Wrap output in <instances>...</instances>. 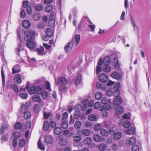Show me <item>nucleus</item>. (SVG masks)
<instances>
[{
  "label": "nucleus",
  "mask_w": 151,
  "mask_h": 151,
  "mask_svg": "<svg viewBox=\"0 0 151 151\" xmlns=\"http://www.w3.org/2000/svg\"><path fill=\"white\" fill-rule=\"evenodd\" d=\"M80 40V36L78 34L76 35L75 37V41L74 40L71 41L66 45L65 49L67 52H70L74 46H76L79 43Z\"/></svg>",
  "instance_id": "nucleus-1"
},
{
  "label": "nucleus",
  "mask_w": 151,
  "mask_h": 151,
  "mask_svg": "<svg viewBox=\"0 0 151 151\" xmlns=\"http://www.w3.org/2000/svg\"><path fill=\"white\" fill-rule=\"evenodd\" d=\"M67 81L63 77L55 79V84L57 85L61 84L59 88L60 92L61 91L65 92L67 90L68 88L66 86V84L67 83Z\"/></svg>",
  "instance_id": "nucleus-2"
},
{
  "label": "nucleus",
  "mask_w": 151,
  "mask_h": 151,
  "mask_svg": "<svg viewBox=\"0 0 151 151\" xmlns=\"http://www.w3.org/2000/svg\"><path fill=\"white\" fill-rule=\"evenodd\" d=\"M23 33L26 35L24 37V40H33L36 35V31L30 29L23 30Z\"/></svg>",
  "instance_id": "nucleus-3"
},
{
  "label": "nucleus",
  "mask_w": 151,
  "mask_h": 151,
  "mask_svg": "<svg viewBox=\"0 0 151 151\" xmlns=\"http://www.w3.org/2000/svg\"><path fill=\"white\" fill-rule=\"evenodd\" d=\"M57 140L59 141V144L62 146H65L68 144L67 140L61 135L58 137Z\"/></svg>",
  "instance_id": "nucleus-4"
},
{
  "label": "nucleus",
  "mask_w": 151,
  "mask_h": 151,
  "mask_svg": "<svg viewBox=\"0 0 151 151\" xmlns=\"http://www.w3.org/2000/svg\"><path fill=\"white\" fill-rule=\"evenodd\" d=\"M99 78V81L103 83H105L107 82L108 80L107 76L104 73L100 74Z\"/></svg>",
  "instance_id": "nucleus-5"
},
{
  "label": "nucleus",
  "mask_w": 151,
  "mask_h": 151,
  "mask_svg": "<svg viewBox=\"0 0 151 151\" xmlns=\"http://www.w3.org/2000/svg\"><path fill=\"white\" fill-rule=\"evenodd\" d=\"M32 100L35 102H37L39 103L42 106L44 105L43 101L42 100L40 97L38 95H34L32 97Z\"/></svg>",
  "instance_id": "nucleus-6"
},
{
  "label": "nucleus",
  "mask_w": 151,
  "mask_h": 151,
  "mask_svg": "<svg viewBox=\"0 0 151 151\" xmlns=\"http://www.w3.org/2000/svg\"><path fill=\"white\" fill-rule=\"evenodd\" d=\"M26 45L27 46L30 50L34 49L36 47V44L35 41L33 40H27Z\"/></svg>",
  "instance_id": "nucleus-7"
},
{
  "label": "nucleus",
  "mask_w": 151,
  "mask_h": 151,
  "mask_svg": "<svg viewBox=\"0 0 151 151\" xmlns=\"http://www.w3.org/2000/svg\"><path fill=\"white\" fill-rule=\"evenodd\" d=\"M136 141L135 137H133L127 140L126 144L127 146L133 145L136 143Z\"/></svg>",
  "instance_id": "nucleus-8"
},
{
  "label": "nucleus",
  "mask_w": 151,
  "mask_h": 151,
  "mask_svg": "<svg viewBox=\"0 0 151 151\" xmlns=\"http://www.w3.org/2000/svg\"><path fill=\"white\" fill-rule=\"evenodd\" d=\"M31 105L29 102H26L25 104L22 105L21 107V111L22 113L27 111V108Z\"/></svg>",
  "instance_id": "nucleus-9"
},
{
  "label": "nucleus",
  "mask_w": 151,
  "mask_h": 151,
  "mask_svg": "<svg viewBox=\"0 0 151 151\" xmlns=\"http://www.w3.org/2000/svg\"><path fill=\"white\" fill-rule=\"evenodd\" d=\"M135 128L131 127L128 129H124V132L127 134L129 135H131L134 134L135 131Z\"/></svg>",
  "instance_id": "nucleus-10"
},
{
  "label": "nucleus",
  "mask_w": 151,
  "mask_h": 151,
  "mask_svg": "<svg viewBox=\"0 0 151 151\" xmlns=\"http://www.w3.org/2000/svg\"><path fill=\"white\" fill-rule=\"evenodd\" d=\"M22 75L18 74L16 75L14 79V82L17 84H20L22 82Z\"/></svg>",
  "instance_id": "nucleus-11"
},
{
  "label": "nucleus",
  "mask_w": 151,
  "mask_h": 151,
  "mask_svg": "<svg viewBox=\"0 0 151 151\" xmlns=\"http://www.w3.org/2000/svg\"><path fill=\"white\" fill-rule=\"evenodd\" d=\"M124 109L123 107L119 106L116 107L115 110V113L117 114H121L124 113Z\"/></svg>",
  "instance_id": "nucleus-12"
},
{
  "label": "nucleus",
  "mask_w": 151,
  "mask_h": 151,
  "mask_svg": "<svg viewBox=\"0 0 151 151\" xmlns=\"http://www.w3.org/2000/svg\"><path fill=\"white\" fill-rule=\"evenodd\" d=\"M20 71L19 66L18 65H14L12 68V74H13L19 72Z\"/></svg>",
  "instance_id": "nucleus-13"
},
{
  "label": "nucleus",
  "mask_w": 151,
  "mask_h": 151,
  "mask_svg": "<svg viewBox=\"0 0 151 151\" xmlns=\"http://www.w3.org/2000/svg\"><path fill=\"white\" fill-rule=\"evenodd\" d=\"M111 77L113 78L118 80L121 78V75L118 72L115 71L112 73Z\"/></svg>",
  "instance_id": "nucleus-14"
},
{
  "label": "nucleus",
  "mask_w": 151,
  "mask_h": 151,
  "mask_svg": "<svg viewBox=\"0 0 151 151\" xmlns=\"http://www.w3.org/2000/svg\"><path fill=\"white\" fill-rule=\"evenodd\" d=\"M93 137L94 141L96 142H100L102 139V138L101 137L96 134H94L93 135Z\"/></svg>",
  "instance_id": "nucleus-15"
},
{
  "label": "nucleus",
  "mask_w": 151,
  "mask_h": 151,
  "mask_svg": "<svg viewBox=\"0 0 151 151\" xmlns=\"http://www.w3.org/2000/svg\"><path fill=\"white\" fill-rule=\"evenodd\" d=\"M122 136V134L121 132H117L114 133L113 138L114 140H118L121 138Z\"/></svg>",
  "instance_id": "nucleus-16"
},
{
  "label": "nucleus",
  "mask_w": 151,
  "mask_h": 151,
  "mask_svg": "<svg viewBox=\"0 0 151 151\" xmlns=\"http://www.w3.org/2000/svg\"><path fill=\"white\" fill-rule=\"evenodd\" d=\"M122 101V99L120 96H117L114 99V104L115 105H117L120 104Z\"/></svg>",
  "instance_id": "nucleus-17"
},
{
  "label": "nucleus",
  "mask_w": 151,
  "mask_h": 151,
  "mask_svg": "<svg viewBox=\"0 0 151 151\" xmlns=\"http://www.w3.org/2000/svg\"><path fill=\"white\" fill-rule=\"evenodd\" d=\"M8 125L6 122H5L1 126L0 129L1 134H3L4 132V130L8 128Z\"/></svg>",
  "instance_id": "nucleus-18"
},
{
  "label": "nucleus",
  "mask_w": 151,
  "mask_h": 151,
  "mask_svg": "<svg viewBox=\"0 0 151 151\" xmlns=\"http://www.w3.org/2000/svg\"><path fill=\"white\" fill-rule=\"evenodd\" d=\"M22 24L23 27L26 28L29 27L31 25L30 22L27 20H24L22 22Z\"/></svg>",
  "instance_id": "nucleus-19"
},
{
  "label": "nucleus",
  "mask_w": 151,
  "mask_h": 151,
  "mask_svg": "<svg viewBox=\"0 0 151 151\" xmlns=\"http://www.w3.org/2000/svg\"><path fill=\"white\" fill-rule=\"evenodd\" d=\"M41 137H40L38 142V145L39 148L41 150L43 151L45 150V147L44 146L43 144L41 143Z\"/></svg>",
  "instance_id": "nucleus-20"
},
{
  "label": "nucleus",
  "mask_w": 151,
  "mask_h": 151,
  "mask_svg": "<svg viewBox=\"0 0 151 151\" xmlns=\"http://www.w3.org/2000/svg\"><path fill=\"white\" fill-rule=\"evenodd\" d=\"M103 71L105 72H109L111 70V67L109 65H104L102 68Z\"/></svg>",
  "instance_id": "nucleus-21"
},
{
  "label": "nucleus",
  "mask_w": 151,
  "mask_h": 151,
  "mask_svg": "<svg viewBox=\"0 0 151 151\" xmlns=\"http://www.w3.org/2000/svg\"><path fill=\"white\" fill-rule=\"evenodd\" d=\"M103 62L104 65H109L111 63L110 58L108 56H105Z\"/></svg>",
  "instance_id": "nucleus-22"
},
{
  "label": "nucleus",
  "mask_w": 151,
  "mask_h": 151,
  "mask_svg": "<svg viewBox=\"0 0 151 151\" xmlns=\"http://www.w3.org/2000/svg\"><path fill=\"white\" fill-rule=\"evenodd\" d=\"M45 141L47 143H51L53 141V139L52 137L50 135H47L45 137Z\"/></svg>",
  "instance_id": "nucleus-23"
},
{
  "label": "nucleus",
  "mask_w": 151,
  "mask_h": 151,
  "mask_svg": "<svg viewBox=\"0 0 151 151\" xmlns=\"http://www.w3.org/2000/svg\"><path fill=\"white\" fill-rule=\"evenodd\" d=\"M22 42L21 41H20L18 45V48H17L16 49V51L17 52H18L17 53V54L19 56V53L20 52V51H22L23 50V48H22Z\"/></svg>",
  "instance_id": "nucleus-24"
},
{
  "label": "nucleus",
  "mask_w": 151,
  "mask_h": 151,
  "mask_svg": "<svg viewBox=\"0 0 151 151\" xmlns=\"http://www.w3.org/2000/svg\"><path fill=\"white\" fill-rule=\"evenodd\" d=\"M35 50L37 52L38 55H42L44 54L43 52L44 50V48L43 47H41L39 48L36 49Z\"/></svg>",
  "instance_id": "nucleus-25"
},
{
  "label": "nucleus",
  "mask_w": 151,
  "mask_h": 151,
  "mask_svg": "<svg viewBox=\"0 0 151 151\" xmlns=\"http://www.w3.org/2000/svg\"><path fill=\"white\" fill-rule=\"evenodd\" d=\"M106 145L104 143H102L99 145L98 148L99 150L100 151H104L106 149Z\"/></svg>",
  "instance_id": "nucleus-26"
},
{
  "label": "nucleus",
  "mask_w": 151,
  "mask_h": 151,
  "mask_svg": "<svg viewBox=\"0 0 151 151\" xmlns=\"http://www.w3.org/2000/svg\"><path fill=\"white\" fill-rule=\"evenodd\" d=\"M46 35L49 37H51L53 35V33L50 29L47 28L45 30Z\"/></svg>",
  "instance_id": "nucleus-27"
},
{
  "label": "nucleus",
  "mask_w": 151,
  "mask_h": 151,
  "mask_svg": "<svg viewBox=\"0 0 151 151\" xmlns=\"http://www.w3.org/2000/svg\"><path fill=\"white\" fill-rule=\"evenodd\" d=\"M88 119L91 121H94L97 120V116L94 114H91L88 116Z\"/></svg>",
  "instance_id": "nucleus-28"
},
{
  "label": "nucleus",
  "mask_w": 151,
  "mask_h": 151,
  "mask_svg": "<svg viewBox=\"0 0 151 151\" xmlns=\"http://www.w3.org/2000/svg\"><path fill=\"white\" fill-rule=\"evenodd\" d=\"M81 75L80 74H78L76 76V78L75 81V84L76 85H78L80 84L81 81Z\"/></svg>",
  "instance_id": "nucleus-29"
},
{
  "label": "nucleus",
  "mask_w": 151,
  "mask_h": 151,
  "mask_svg": "<svg viewBox=\"0 0 151 151\" xmlns=\"http://www.w3.org/2000/svg\"><path fill=\"white\" fill-rule=\"evenodd\" d=\"M61 126L63 129H65L68 127V123L66 121L63 120L61 123Z\"/></svg>",
  "instance_id": "nucleus-30"
},
{
  "label": "nucleus",
  "mask_w": 151,
  "mask_h": 151,
  "mask_svg": "<svg viewBox=\"0 0 151 151\" xmlns=\"http://www.w3.org/2000/svg\"><path fill=\"white\" fill-rule=\"evenodd\" d=\"M91 139L90 137H87L83 141V143L85 145H89L91 142Z\"/></svg>",
  "instance_id": "nucleus-31"
},
{
  "label": "nucleus",
  "mask_w": 151,
  "mask_h": 151,
  "mask_svg": "<svg viewBox=\"0 0 151 151\" xmlns=\"http://www.w3.org/2000/svg\"><path fill=\"white\" fill-rule=\"evenodd\" d=\"M88 102V99H86L84 100L83 101V104L82 107L83 110H85L87 108V106Z\"/></svg>",
  "instance_id": "nucleus-32"
},
{
  "label": "nucleus",
  "mask_w": 151,
  "mask_h": 151,
  "mask_svg": "<svg viewBox=\"0 0 151 151\" xmlns=\"http://www.w3.org/2000/svg\"><path fill=\"white\" fill-rule=\"evenodd\" d=\"M122 124L124 127L127 128L129 127L131 125L130 123L127 120L124 121Z\"/></svg>",
  "instance_id": "nucleus-33"
},
{
  "label": "nucleus",
  "mask_w": 151,
  "mask_h": 151,
  "mask_svg": "<svg viewBox=\"0 0 151 151\" xmlns=\"http://www.w3.org/2000/svg\"><path fill=\"white\" fill-rule=\"evenodd\" d=\"M99 109L101 111H103L104 110H109L110 108L109 105H103V106H100Z\"/></svg>",
  "instance_id": "nucleus-34"
},
{
  "label": "nucleus",
  "mask_w": 151,
  "mask_h": 151,
  "mask_svg": "<svg viewBox=\"0 0 151 151\" xmlns=\"http://www.w3.org/2000/svg\"><path fill=\"white\" fill-rule=\"evenodd\" d=\"M62 131V130L60 127H56L54 129L55 133L56 135L60 134Z\"/></svg>",
  "instance_id": "nucleus-35"
},
{
  "label": "nucleus",
  "mask_w": 151,
  "mask_h": 151,
  "mask_svg": "<svg viewBox=\"0 0 151 151\" xmlns=\"http://www.w3.org/2000/svg\"><path fill=\"white\" fill-rule=\"evenodd\" d=\"M90 133V131L88 129H85L82 130V134L86 136H88Z\"/></svg>",
  "instance_id": "nucleus-36"
},
{
  "label": "nucleus",
  "mask_w": 151,
  "mask_h": 151,
  "mask_svg": "<svg viewBox=\"0 0 151 151\" xmlns=\"http://www.w3.org/2000/svg\"><path fill=\"white\" fill-rule=\"evenodd\" d=\"M44 130L45 131H48L49 129V122L47 121H45L44 123L43 126Z\"/></svg>",
  "instance_id": "nucleus-37"
},
{
  "label": "nucleus",
  "mask_w": 151,
  "mask_h": 151,
  "mask_svg": "<svg viewBox=\"0 0 151 151\" xmlns=\"http://www.w3.org/2000/svg\"><path fill=\"white\" fill-rule=\"evenodd\" d=\"M53 6L52 5H49L47 6L45 8V11L47 13L51 12L53 9Z\"/></svg>",
  "instance_id": "nucleus-38"
},
{
  "label": "nucleus",
  "mask_w": 151,
  "mask_h": 151,
  "mask_svg": "<svg viewBox=\"0 0 151 151\" xmlns=\"http://www.w3.org/2000/svg\"><path fill=\"white\" fill-rule=\"evenodd\" d=\"M1 77L3 85L4 86L5 84V75L4 72L3 67L2 66L1 70Z\"/></svg>",
  "instance_id": "nucleus-39"
},
{
  "label": "nucleus",
  "mask_w": 151,
  "mask_h": 151,
  "mask_svg": "<svg viewBox=\"0 0 151 151\" xmlns=\"http://www.w3.org/2000/svg\"><path fill=\"white\" fill-rule=\"evenodd\" d=\"M101 134L104 136H107L108 134V132L105 129H102L100 130Z\"/></svg>",
  "instance_id": "nucleus-40"
},
{
  "label": "nucleus",
  "mask_w": 151,
  "mask_h": 151,
  "mask_svg": "<svg viewBox=\"0 0 151 151\" xmlns=\"http://www.w3.org/2000/svg\"><path fill=\"white\" fill-rule=\"evenodd\" d=\"M102 94L101 92H97L95 94V98L97 100H99L102 97Z\"/></svg>",
  "instance_id": "nucleus-41"
},
{
  "label": "nucleus",
  "mask_w": 151,
  "mask_h": 151,
  "mask_svg": "<svg viewBox=\"0 0 151 151\" xmlns=\"http://www.w3.org/2000/svg\"><path fill=\"white\" fill-rule=\"evenodd\" d=\"M45 27V24L44 22H40L37 24V27L38 28L41 29H43Z\"/></svg>",
  "instance_id": "nucleus-42"
},
{
  "label": "nucleus",
  "mask_w": 151,
  "mask_h": 151,
  "mask_svg": "<svg viewBox=\"0 0 151 151\" xmlns=\"http://www.w3.org/2000/svg\"><path fill=\"white\" fill-rule=\"evenodd\" d=\"M101 127V126L100 124H96L94 127V130L95 131H98Z\"/></svg>",
  "instance_id": "nucleus-43"
},
{
  "label": "nucleus",
  "mask_w": 151,
  "mask_h": 151,
  "mask_svg": "<svg viewBox=\"0 0 151 151\" xmlns=\"http://www.w3.org/2000/svg\"><path fill=\"white\" fill-rule=\"evenodd\" d=\"M81 123L80 121L76 122L75 123L74 126L76 129H78L81 127Z\"/></svg>",
  "instance_id": "nucleus-44"
},
{
  "label": "nucleus",
  "mask_w": 151,
  "mask_h": 151,
  "mask_svg": "<svg viewBox=\"0 0 151 151\" xmlns=\"http://www.w3.org/2000/svg\"><path fill=\"white\" fill-rule=\"evenodd\" d=\"M43 9V6L41 4H39L35 6V9L37 11H42Z\"/></svg>",
  "instance_id": "nucleus-45"
},
{
  "label": "nucleus",
  "mask_w": 151,
  "mask_h": 151,
  "mask_svg": "<svg viewBox=\"0 0 151 151\" xmlns=\"http://www.w3.org/2000/svg\"><path fill=\"white\" fill-rule=\"evenodd\" d=\"M0 54L2 61L3 62H4L5 60L4 56V50L2 48L0 50Z\"/></svg>",
  "instance_id": "nucleus-46"
},
{
  "label": "nucleus",
  "mask_w": 151,
  "mask_h": 151,
  "mask_svg": "<svg viewBox=\"0 0 151 151\" xmlns=\"http://www.w3.org/2000/svg\"><path fill=\"white\" fill-rule=\"evenodd\" d=\"M24 114V117L25 119H27L29 118L30 116V113L29 111H26L23 113Z\"/></svg>",
  "instance_id": "nucleus-47"
},
{
  "label": "nucleus",
  "mask_w": 151,
  "mask_h": 151,
  "mask_svg": "<svg viewBox=\"0 0 151 151\" xmlns=\"http://www.w3.org/2000/svg\"><path fill=\"white\" fill-rule=\"evenodd\" d=\"M25 140L24 139H22L20 140L19 142V147H23L24 146L25 143Z\"/></svg>",
  "instance_id": "nucleus-48"
},
{
  "label": "nucleus",
  "mask_w": 151,
  "mask_h": 151,
  "mask_svg": "<svg viewBox=\"0 0 151 151\" xmlns=\"http://www.w3.org/2000/svg\"><path fill=\"white\" fill-rule=\"evenodd\" d=\"M22 127V123L18 122L16 123L14 125V128L17 129H21Z\"/></svg>",
  "instance_id": "nucleus-49"
},
{
  "label": "nucleus",
  "mask_w": 151,
  "mask_h": 151,
  "mask_svg": "<svg viewBox=\"0 0 151 151\" xmlns=\"http://www.w3.org/2000/svg\"><path fill=\"white\" fill-rule=\"evenodd\" d=\"M101 101L102 103L104 104V105H108L107 104V103L108 102V101L107 99L105 97H102Z\"/></svg>",
  "instance_id": "nucleus-50"
},
{
  "label": "nucleus",
  "mask_w": 151,
  "mask_h": 151,
  "mask_svg": "<svg viewBox=\"0 0 151 151\" xmlns=\"http://www.w3.org/2000/svg\"><path fill=\"white\" fill-rule=\"evenodd\" d=\"M19 96L22 99H25L27 98L28 95L27 93H21L19 94Z\"/></svg>",
  "instance_id": "nucleus-51"
},
{
  "label": "nucleus",
  "mask_w": 151,
  "mask_h": 151,
  "mask_svg": "<svg viewBox=\"0 0 151 151\" xmlns=\"http://www.w3.org/2000/svg\"><path fill=\"white\" fill-rule=\"evenodd\" d=\"M34 90V86L31 87L28 90V92L29 94H32L35 93Z\"/></svg>",
  "instance_id": "nucleus-52"
},
{
  "label": "nucleus",
  "mask_w": 151,
  "mask_h": 151,
  "mask_svg": "<svg viewBox=\"0 0 151 151\" xmlns=\"http://www.w3.org/2000/svg\"><path fill=\"white\" fill-rule=\"evenodd\" d=\"M70 131L68 129L65 130L63 132V134L66 137H70Z\"/></svg>",
  "instance_id": "nucleus-53"
},
{
  "label": "nucleus",
  "mask_w": 151,
  "mask_h": 151,
  "mask_svg": "<svg viewBox=\"0 0 151 151\" xmlns=\"http://www.w3.org/2000/svg\"><path fill=\"white\" fill-rule=\"evenodd\" d=\"M13 135L14 136V138H15L16 139L17 138H19L21 136L20 133L18 132H15L13 134Z\"/></svg>",
  "instance_id": "nucleus-54"
},
{
  "label": "nucleus",
  "mask_w": 151,
  "mask_h": 151,
  "mask_svg": "<svg viewBox=\"0 0 151 151\" xmlns=\"http://www.w3.org/2000/svg\"><path fill=\"white\" fill-rule=\"evenodd\" d=\"M47 93L46 91H43L41 94V96L43 99H45L47 97Z\"/></svg>",
  "instance_id": "nucleus-55"
},
{
  "label": "nucleus",
  "mask_w": 151,
  "mask_h": 151,
  "mask_svg": "<svg viewBox=\"0 0 151 151\" xmlns=\"http://www.w3.org/2000/svg\"><path fill=\"white\" fill-rule=\"evenodd\" d=\"M27 12L28 14L30 15L32 13V9L30 5L27 6Z\"/></svg>",
  "instance_id": "nucleus-56"
},
{
  "label": "nucleus",
  "mask_w": 151,
  "mask_h": 151,
  "mask_svg": "<svg viewBox=\"0 0 151 151\" xmlns=\"http://www.w3.org/2000/svg\"><path fill=\"white\" fill-rule=\"evenodd\" d=\"M114 93H113L114 95L116 97L117 96H120L119 95L120 94V91L119 89L114 90Z\"/></svg>",
  "instance_id": "nucleus-57"
},
{
  "label": "nucleus",
  "mask_w": 151,
  "mask_h": 151,
  "mask_svg": "<svg viewBox=\"0 0 151 151\" xmlns=\"http://www.w3.org/2000/svg\"><path fill=\"white\" fill-rule=\"evenodd\" d=\"M12 87L13 88L14 91L16 93H17L18 92V89L17 86L15 84H14L12 85Z\"/></svg>",
  "instance_id": "nucleus-58"
},
{
  "label": "nucleus",
  "mask_w": 151,
  "mask_h": 151,
  "mask_svg": "<svg viewBox=\"0 0 151 151\" xmlns=\"http://www.w3.org/2000/svg\"><path fill=\"white\" fill-rule=\"evenodd\" d=\"M68 114L67 112L63 113L62 115V121L68 118Z\"/></svg>",
  "instance_id": "nucleus-59"
},
{
  "label": "nucleus",
  "mask_w": 151,
  "mask_h": 151,
  "mask_svg": "<svg viewBox=\"0 0 151 151\" xmlns=\"http://www.w3.org/2000/svg\"><path fill=\"white\" fill-rule=\"evenodd\" d=\"M33 19L35 21H37L39 20L40 17L39 14H36L33 16Z\"/></svg>",
  "instance_id": "nucleus-60"
},
{
  "label": "nucleus",
  "mask_w": 151,
  "mask_h": 151,
  "mask_svg": "<svg viewBox=\"0 0 151 151\" xmlns=\"http://www.w3.org/2000/svg\"><path fill=\"white\" fill-rule=\"evenodd\" d=\"M73 140L76 142H78L80 141L81 139V138L80 137L78 136H76L73 137Z\"/></svg>",
  "instance_id": "nucleus-61"
},
{
  "label": "nucleus",
  "mask_w": 151,
  "mask_h": 151,
  "mask_svg": "<svg viewBox=\"0 0 151 151\" xmlns=\"http://www.w3.org/2000/svg\"><path fill=\"white\" fill-rule=\"evenodd\" d=\"M35 93L36 94H39L40 93L38 86H34Z\"/></svg>",
  "instance_id": "nucleus-62"
},
{
  "label": "nucleus",
  "mask_w": 151,
  "mask_h": 151,
  "mask_svg": "<svg viewBox=\"0 0 151 151\" xmlns=\"http://www.w3.org/2000/svg\"><path fill=\"white\" fill-rule=\"evenodd\" d=\"M122 118L124 119H129L130 118L129 116L127 113H125L122 116Z\"/></svg>",
  "instance_id": "nucleus-63"
},
{
  "label": "nucleus",
  "mask_w": 151,
  "mask_h": 151,
  "mask_svg": "<svg viewBox=\"0 0 151 151\" xmlns=\"http://www.w3.org/2000/svg\"><path fill=\"white\" fill-rule=\"evenodd\" d=\"M139 148L136 145L133 146L132 148V151H139Z\"/></svg>",
  "instance_id": "nucleus-64"
}]
</instances>
